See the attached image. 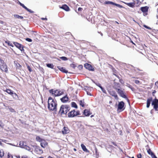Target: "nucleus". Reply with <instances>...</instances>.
<instances>
[{"label": "nucleus", "mask_w": 158, "mask_h": 158, "mask_svg": "<svg viewBox=\"0 0 158 158\" xmlns=\"http://www.w3.org/2000/svg\"><path fill=\"white\" fill-rule=\"evenodd\" d=\"M36 150L38 152L37 153L39 154H42L43 152L42 150L40 149L39 147L36 149Z\"/></svg>", "instance_id": "23"}, {"label": "nucleus", "mask_w": 158, "mask_h": 158, "mask_svg": "<svg viewBox=\"0 0 158 158\" xmlns=\"http://www.w3.org/2000/svg\"><path fill=\"white\" fill-rule=\"evenodd\" d=\"M81 147L82 148V149L84 151L86 152H88V150L86 148L85 146L83 144H81Z\"/></svg>", "instance_id": "22"}, {"label": "nucleus", "mask_w": 158, "mask_h": 158, "mask_svg": "<svg viewBox=\"0 0 158 158\" xmlns=\"http://www.w3.org/2000/svg\"><path fill=\"white\" fill-rule=\"evenodd\" d=\"M0 69L2 71L7 73L8 71L7 66L5 63L0 65Z\"/></svg>", "instance_id": "10"}, {"label": "nucleus", "mask_w": 158, "mask_h": 158, "mask_svg": "<svg viewBox=\"0 0 158 158\" xmlns=\"http://www.w3.org/2000/svg\"><path fill=\"white\" fill-rule=\"evenodd\" d=\"M135 82L137 84H138L139 83V81L138 80H134Z\"/></svg>", "instance_id": "46"}, {"label": "nucleus", "mask_w": 158, "mask_h": 158, "mask_svg": "<svg viewBox=\"0 0 158 158\" xmlns=\"http://www.w3.org/2000/svg\"><path fill=\"white\" fill-rule=\"evenodd\" d=\"M5 63L4 61L0 58V66Z\"/></svg>", "instance_id": "38"}, {"label": "nucleus", "mask_w": 158, "mask_h": 158, "mask_svg": "<svg viewBox=\"0 0 158 158\" xmlns=\"http://www.w3.org/2000/svg\"><path fill=\"white\" fill-rule=\"evenodd\" d=\"M79 114V112L73 110L68 113V117H73Z\"/></svg>", "instance_id": "5"}, {"label": "nucleus", "mask_w": 158, "mask_h": 158, "mask_svg": "<svg viewBox=\"0 0 158 158\" xmlns=\"http://www.w3.org/2000/svg\"><path fill=\"white\" fill-rule=\"evenodd\" d=\"M26 40L28 42H31L32 41V40L31 39L29 38H27L26 39Z\"/></svg>", "instance_id": "42"}, {"label": "nucleus", "mask_w": 158, "mask_h": 158, "mask_svg": "<svg viewBox=\"0 0 158 158\" xmlns=\"http://www.w3.org/2000/svg\"><path fill=\"white\" fill-rule=\"evenodd\" d=\"M108 92L110 95L114 97L115 99L116 100H118V96L114 91L113 90L108 91Z\"/></svg>", "instance_id": "9"}, {"label": "nucleus", "mask_w": 158, "mask_h": 158, "mask_svg": "<svg viewBox=\"0 0 158 158\" xmlns=\"http://www.w3.org/2000/svg\"><path fill=\"white\" fill-rule=\"evenodd\" d=\"M26 10L28 11L30 13H34V11L31 10L27 8L26 9Z\"/></svg>", "instance_id": "39"}, {"label": "nucleus", "mask_w": 158, "mask_h": 158, "mask_svg": "<svg viewBox=\"0 0 158 158\" xmlns=\"http://www.w3.org/2000/svg\"><path fill=\"white\" fill-rule=\"evenodd\" d=\"M96 85L98 86L101 89V87H102L101 85V84H96Z\"/></svg>", "instance_id": "50"}, {"label": "nucleus", "mask_w": 158, "mask_h": 158, "mask_svg": "<svg viewBox=\"0 0 158 158\" xmlns=\"http://www.w3.org/2000/svg\"><path fill=\"white\" fill-rule=\"evenodd\" d=\"M152 100V98L148 99L147 100V108H149L151 103V102Z\"/></svg>", "instance_id": "19"}, {"label": "nucleus", "mask_w": 158, "mask_h": 158, "mask_svg": "<svg viewBox=\"0 0 158 158\" xmlns=\"http://www.w3.org/2000/svg\"><path fill=\"white\" fill-rule=\"evenodd\" d=\"M13 97V98H15L16 99L18 97V95H17V94L15 93H13V95H11Z\"/></svg>", "instance_id": "33"}, {"label": "nucleus", "mask_w": 158, "mask_h": 158, "mask_svg": "<svg viewBox=\"0 0 158 158\" xmlns=\"http://www.w3.org/2000/svg\"><path fill=\"white\" fill-rule=\"evenodd\" d=\"M41 19L42 20H47V19L46 18H42Z\"/></svg>", "instance_id": "56"}, {"label": "nucleus", "mask_w": 158, "mask_h": 158, "mask_svg": "<svg viewBox=\"0 0 158 158\" xmlns=\"http://www.w3.org/2000/svg\"><path fill=\"white\" fill-rule=\"evenodd\" d=\"M5 91L11 95H13V92L10 89H7L5 90Z\"/></svg>", "instance_id": "21"}, {"label": "nucleus", "mask_w": 158, "mask_h": 158, "mask_svg": "<svg viewBox=\"0 0 158 158\" xmlns=\"http://www.w3.org/2000/svg\"><path fill=\"white\" fill-rule=\"evenodd\" d=\"M156 92V91L155 90H154L153 92V94H155V93Z\"/></svg>", "instance_id": "59"}, {"label": "nucleus", "mask_w": 158, "mask_h": 158, "mask_svg": "<svg viewBox=\"0 0 158 158\" xmlns=\"http://www.w3.org/2000/svg\"><path fill=\"white\" fill-rule=\"evenodd\" d=\"M101 89L102 91V92L105 93V94H106V90H105V89H104V88H103V87H101Z\"/></svg>", "instance_id": "40"}, {"label": "nucleus", "mask_w": 158, "mask_h": 158, "mask_svg": "<svg viewBox=\"0 0 158 158\" xmlns=\"http://www.w3.org/2000/svg\"><path fill=\"white\" fill-rule=\"evenodd\" d=\"M114 5H115V6H118V7H119V8H123V6L119 5V4H116V3H114Z\"/></svg>", "instance_id": "37"}, {"label": "nucleus", "mask_w": 158, "mask_h": 158, "mask_svg": "<svg viewBox=\"0 0 158 158\" xmlns=\"http://www.w3.org/2000/svg\"><path fill=\"white\" fill-rule=\"evenodd\" d=\"M85 67L89 70L93 71L94 70V69L93 67L91 66V65L89 64L88 63H86L84 65Z\"/></svg>", "instance_id": "11"}, {"label": "nucleus", "mask_w": 158, "mask_h": 158, "mask_svg": "<svg viewBox=\"0 0 158 158\" xmlns=\"http://www.w3.org/2000/svg\"><path fill=\"white\" fill-rule=\"evenodd\" d=\"M57 68L60 70L61 71H62V72H63V73H68V71L67 70H66L65 68L64 67H61L60 66H57Z\"/></svg>", "instance_id": "17"}, {"label": "nucleus", "mask_w": 158, "mask_h": 158, "mask_svg": "<svg viewBox=\"0 0 158 158\" xmlns=\"http://www.w3.org/2000/svg\"><path fill=\"white\" fill-rule=\"evenodd\" d=\"M82 10V9L81 7L78 8V11H81Z\"/></svg>", "instance_id": "52"}, {"label": "nucleus", "mask_w": 158, "mask_h": 158, "mask_svg": "<svg viewBox=\"0 0 158 158\" xmlns=\"http://www.w3.org/2000/svg\"><path fill=\"white\" fill-rule=\"evenodd\" d=\"M144 27L145 28H147L148 29H151V28L150 27H148L146 25H144Z\"/></svg>", "instance_id": "49"}, {"label": "nucleus", "mask_w": 158, "mask_h": 158, "mask_svg": "<svg viewBox=\"0 0 158 158\" xmlns=\"http://www.w3.org/2000/svg\"><path fill=\"white\" fill-rule=\"evenodd\" d=\"M1 23L2 24H3V23H4V22H3V21H1Z\"/></svg>", "instance_id": "60"}, {"label": "nucleus", "mask_w": 158, "mask_h": 158, "mask_svg": "<svg viewBox=\"0 0 158 158\" xmlns=\"http://www.w3.org/2000/svg\"><path fill=\"white\" fill-rule=\"evenodd\" d=\"M2 141L4 142L3 139H0V145H1V146H2V143L1 142Z\"/></svg>", "instance_id": "48"}, {"label": "nucleus", "mask_w": 158, "mask_h": 158, "mask_svg": "<svg viewBox=\"0 0 158 158\" xmlns=\"http://www.w3.org/2000/svg\"><path fill=\"white\" fill-rule=\"evenodd\" d=\"M17 158H20V156H15Z\"/></svg>", "instance_id": "58"}, {"label": "nucleus", "mask_w": 158, "mask_h": 158, "mask_svg": "<svg viewBox=\"0 0 158 158\" xmlns=\"http://www.w3.org/2000/svg\"><path fill=\"white\" fill-rule=\"evenodd\" d=\"M13 44L16 47L18 48L22 52H24L23 46L16 42H14Z\"/></svg>", "instance_id": "6"}, {"label": "nucleus", "mask_w": 158, "mask_h": 158, "mask_svg": "<svg viewBox=\"0 0 158 158\" xmlns=\"http://www.w3.org/2000/svg\"><path fill=\"white\" fill-rule=\"evenodd\" d=\"M62 132L63 134H66L69 133V131L67 127H64V130L62 131Z\"/></svg>", "instance_id": "18"}, {"label": "nucleus", "mask_w": 158, "mask_h": 158, "mask_svg": "<svg viewBox=\"0 0 158 158\" xmlns=\"http://www.w3.org/2000/svg\"><path fill=\"white\" fill-rule=\"evenodd\" d=\"M70 66L71 67L73 68V69H74L76 67L75 65L74 64H70Z\"/></svg>", "instance_id": "43"}, {"label": "nucleus", "mask_w": 158, "mask_h": 158, "mask_svg": "<svg viewBox=\"0 0 158 158\" xmlns=\"http://www.w3.org/2000/svg\"><path fill=\"white\" fill-rule=\"evenodd\" d=\"M27 69H28V70H29V71L30 72H31V71H32V70H31V68L29 66H27Z\"/></svg>", "instance_id": "45"}, {"label": "nucleus", "mask_w": 158, "mask_h": 158, "mask_svg": "<svg viewBox=\"0 0 158 158\" xmlns=\"http://www.w3.org/2000/svg\"><path fill=\"white\" fill-rule=\"evenodd\" d=\"M14 16L15 18H18L19 19H23V17L22 16H19L18 15H14Z\"/></svg>", "instance_id": "24"}, {"label": "nucleus", "mask_w": 158, "mask_h": 158, "mask_svg": "<svg viewBox=\"0 0 158 158\" xmlns=\"http://www.w3.org/2000/svg\"><path fill=\"white\" fill-rule=\"evenodd\" d=\"M147 152L148 154L149 155H151V157H152V155H154V154L153 153V152L151 151L150 149H149L147 151Z\"/></svg>", "instance_id": "26"}, {"label": "nucleus", "mask_w": 158, "mask_h": 158, "mask_svg": "<svg viewBox=\"0 0 158 158\" xmlns=\"http://www.w3.org/2000/svg\"><path fill=\"white\" fill-rule=\"evenodd\" d=\"M127 5L131 7H134L135 4L134 3H127Z\"/></svg>", "instance_id": "27"}, {"label": "nucleus", "mask_w": 158, "mask_h": 158, "mask_svg": "<svg viewBox=\"0 0 158 158\" xmlns=\"http://www.w3.org/2000/svg\"><path fill=\"white\" fill-rule=\"evenodd\" d=\"M105 4H112L113 5H114V2H111V1H106L105 2Z\"/></svg>", "instance_id": "31"}, {"label": "nucleus", "mask_w": 158, "mask_h": 158, "mask_svg": "<svg viewBox=\"0 0 158 158\" xmlns=\"http://www.w3.org/2000/svg\"><path fill=\"white\" fill-rule=\"evenodd\" d=\"M48 143L44 139L40 142V145L43 148H45L48 146Z\"/></svg>", "instance_id": "12"}, {"label": "nucleus", "mask_w": 158, "mask_h": 158, "mask_svg": "<svg viewBox=\"0 0 158 158\" xmlns=\"http://www.w3.org/2000/svg\"><path fill=\"white\" fill-rule=\"evenodd\" d=\"M24 148H25V149H26L27 150H30V148L29 147L27 146L26 145L25 147Z\"/></svg>", "instance_id": "47"}, {"label": "nucleus", "mask_w": 158, "mask_h": 158, "mask_svg": "<svg viewBox=\"0 0 158 158\" xmlns=\"http://www.w3.org/2000/svg\"><path fill=\"white\" fill-rule=\"evenodd\" d=\"M60 59L64 60H68V58L65 56H62L60 57Z\"/></svg>", "instance_id": "36"}, {"label": "nucleus", "mask_w": 158, "mask_h": 158, "mask_svg": "<svg viewBox=\"0 0 158 158\" xmlns=\"http://www.w3.org/2000/svg\"><path fill=\"white\" fill-rule=\"evenodd\" d=\"M48 108L49 110L51 111H56V106L57 104L55 100L52 99L51 97L48 98Z\"/></svg>", "instance_id": "1"}, {"label": "nucleus", "mask_w": 158, "mask_h": 158, "mask_svg": "<svg viewBox=\"0 0 158 158\" xmlns=\"http://www.w3.org/2000/svg\"><path fill=\"white\" fill-rule=\"evenodd\" d=\"M26 143L24 142H20L19 143V145L20 147L22 148H24L26 146Z\"/></svg>", "instance_id": "20"}, {"label": "nucleus", "mask_w": 158, "mask_h": 158, "mask_svg": "<svg viewBox=\"0 0 158 158\" xmlns=\"http://www.w3.org/2000/svg\"><path fill=\"white\" fill-rule=\"evenodd\" d=\"M124 106V103L121 101L118 103V110H121L123 108Z\"/></svg>", "instance_id": "13"}, {"label": "nucleus", "mask_w": 158, "mask_h": 158, "mask_svg": "<svg viewBox=\"0 0 158 158\" xmlns=\"http://www.w3.org/2000/svg\"><path fill=\"white\" fill-rule=\"evenodd\" d=\"M36 139L37 141L40 142H41L42 140H43V139H42L39 136H36Z\"/></svg>", "instance_id": "25"}, {"label": "nucleus", "mask_w": 158, "mask_h": 158, "mask_svg": "<svg viewBox=\"0 0 158 158\" xmlns=\"http://www.w3.org/2000/svg\"><path fill=\"white\" fill-rule=\"evenodd\" d=\"M3 126L2 125V122L0 121V127H2Z\"/></svg>", "instance_id": "51"}, {"label": "nucleus", "mask_w": 158, "mask_h": 158, "mask_svg": "<svg viewBox=\"0 0 158 158\" xmlns=\"http://www.w3.org/2000/svg\"><path fill=\"white\" fill-rule=\"evenodd\" d=\"M87 94L88 95H91V93H90V92H87Z\"/></svg>", "instance_id": "55"}, {"label": "nucleus", "mask_w": 158, "mask_h": 158, "mask_svg": "<svg viewBox=\"0 0 158 158\" xmlns=\"http://www.w3.org/2000/svg\"><path fill=\"white\" fill-rule=\"evenodd\" d=\"M49 92L55 97L60 96L64 94V91L63 90H60L58 89L56 90H54L53 89H50L49 90Z\"/></svg>", "instance_id": "3"}, {"label": "nucleus", "mask_w": 158, "mask_h": 158, "mask_svg": "<svg viewBox=\"0 0 158 158\" xmlns=\"http://www.w3.org/2000/svg\"><path fill=\"white\" fill-rule=\"evenodd\" d=\"M39 158H44L43 157H39Z\"/></svg>", "instance_id": "62"}, {"label": "nucleus", "mask_w": 158, "mask_h": 158, "mask_svg": "<svg viewBox=\"0 0 158 158\" xmlns=\"http://www.w3.org/2000/svg\"><path fill=\"white\" fill-rule=\"evenodd\" d=\"M60 8L66 11H68L69 10V7L65 4L63 5L62 6H60Z\"/></svg>", "instance_id": "16"}, {"label": "nucleus", "mask_w": 158, "mask_h": 158, "mask_svg": "<svg viewBox=\"0 0 158 158\" xmlns=\"http://www.w3.org/2000/svg\"><path fill=\"white\" fill-rule=\"evenodd\" d=\"M93 116H94V115H92L90 117L91 118H92V117H93Z\"/></svg>", "instance_id": "63"}, {"label": "nucleus", "mask_w": 158, "mask_h": 158, "mask_svg": "<svg viewBox=\"0 0 158 158\" xmlns=\"http://www.w3.org/2000/svg\"><path fill=\"white\" fill-rule=\"evenodd\" d=\"M149 7L147 6L141 7L140 8V10L143 13V15L146 16L148 14V11Z\"/></svg>", "instance_id": "8"}, {"label": "nucleus", "mask_w": 158, "mask_h": 158, "mask_svg": "<svg viewBox=\"0 0 158 158\" xmlns=\"http://www.w3.org/2000/svg\"><path fill=\"white\" fill-rule=\"evenodd\" d=\"M137 157L138 158H141V157H142L141 154L140 153H139V154H138L137 155Z\"/></svg>", "instance_id": "44"}, {"label": "nucleus", "mask_w": 158, "mask_h": 158, "mask_svg": "<svg viewBox=\"0 0 158 158\" xmlns=\"http://www.w3.org/2000/svg\"><path fill=\"white\" fill-rule=\"evenodd\" d=\"M114 89L121 97L125 98H127L126 96L124 94V91L121 88L119 84H115Z\"/></svg>", "instance_id": "2"}, {"label": "nucleus", "mask_w": 158, "mask_h": 158, "mask_svg": "<svg viewBox=\"0 0 158 158\" xmlns=\"http://www.w3.org/2000/svg\"><path fill=\"white\" fill-rule=\"evenodd\" d=\"M8 158H16L15 156H13L12 154L10 153H8Z\"/></svg>", "instance_id": "30"}, {"label": "nucleus", "mask_w": 158, "mask_h": 158, "mask_svg": "<svg viewBox=\"0 0 158 158\" xmlns=\"http://www.w3.org/2000/svg\"><path fill=\"white\" fill-rule=\"evenodd\" d=\"M152 104L154 106V108L156 110H157V109L158 108V100L155 99L152 102Z\"/></svg>", "instance_id": "7"}, {"label": "nucleus", "mask_w": 158, "mask_h": 158, "mask_svg": "<svg viewBox=\"0 0 158 158\" xmlns=\"http://www.w3.org/2000/svg\"><path fill=\"white\" fill-rule=\"evenodd\" d=\"M79 104L82 107H84V102L82 100H81L79 101Z\"/></svg>", "instance_id": "34"}, {"label": "nucleus", "mask_w": 158, "mask_h": 158, "mask_svg": "<svg viewBox=\"0 0 158 158\" xmlns=\"http://www.w3.org/2000/svg\"><path fill=\"white\" fill-rule=\"evenodd\" d=\"M152 158H157L155 155H152Z\"/></svg>", "instance_id": "54"}, {"label": "nucleus", "mask_w": 158, "mask_h": 158, "mask_svg": "<svg viewBox=\"0 0 158 158\" xmlns=\"http://www.w3.org/2000/svg\"><path fill=\"white\" fill-rule=\"evenodd\" d=\"M47 66L48 67L51 69H53L54 67V65L53 64H47Z\"/></svg>", "instance_id": "28"}, {"label": "nucleus", "mask_w": 158, "mask_h": 158, "mask_svg": "<svg viewBox=\"0 0 158 158\" xmlns=\"http://www.w3.org/2000/svg\"><path fill=\"white\" fill-rule=\"evenodd\" d=\"M68 100L69 98L67 97V95L60 99L61 101L63 103H65L67 102L68 101Z\"/></svg>", "instance_id": "15"}, {"label": "nucleus", "mask_w": 158, "mask_h": 158, "mask_svg": "<svg viewBox=\"0 0 158 158\" xmlns=\"http://www.w3.org/2000/svg\"><path fill=\"white\" fill-rule=\"evenodd\" d=\"M16 65H17V66L18 67H19V66H20V64L19 63H18Z\"/></svg>", "instance_id": "57"}, {"label": "nucleus", "mask_w": 158, "mask_h": 158, "mask_svg": "<svg viewBox=\"0 0 158 158\" xmlns=\"http://www.w3.org/2000/svg\"><path fill=\"white\" fill-rule=\"evenodd\" d=\"M20 5L21 6H22V7H23L24 8V9H26V8H27L26 6H24V5L23 4H22V3H20Z\"/></svg>", "instance_id": "41"}, {"label": "nucleus", "mask_w": 158, "mask_h": 158, "mask_svg": "<svg viewBox=\"0 0 158 158\" xmlns=\"http://www.w3.org/2000/svg\"><path fill=\"white\" fill-rule=\"evenodd\" d=\"M5 43L7 44L9 46H10L12 47H13L12 44L8 40H6L5 41Z\"/></svg>", "instance_id": "29"}, {"label": "nucleus", "mask_w": 158, "mask_h": 158, "mask_svg": "<svg viewBox=\"0 0 158 158\" xmlns=\"http://www.w3.org/2000/svg\"><path fill=\"white\" fill-rule=\"evenodd\" d=\"M21 158H28V157L27 156H23Z\"/></svg>", "instance_id": "53"}, {"label": "nucleus", "mask_w": 158, "mask_h": 158, "mask_svg": "<svg viewBox=\"0 0 158 158\" xmlns=\"http://www.w3.org/2000/svg\"><path fill=\"white\" fill-rule=\"evenodd\" d=\"M84 114L86 116H89V115L91 114L90 111L89 110L85 109L84 111Z\"/></svg>", "instance_id": "14"}, {"label": "nucleus", "mask_w": 158, "mask_h": 158, "mask_svg": "<svg viewBox=\"0 0 158 158\" xmlns=\"http://www.w3.org/2000/svg\"><path fill=\"white\" fill-rule=\"evenodd\" d=\"M18 3H19V5H20V3H21L19 1L18 2Z\"/></svg>", "instance_id": "61"}, {"label": "nucleus", "mask_w": 158, "mask_h": 158, "mask_svg": "<svg viewBox=\"0 0 158 158\" xmlns=\"http://www.w3.org/2000/svg\"><path fill=\"white\" fill-rule=\"evenodd\" d=\"M69 107L66 106L62 105L60 107L59 113L61 114H66L69 110Z\"/></svg>", "instance_id": "4"}, {"label": "nucleus", "mask_w": 158, "mask_h": 158, "mask_svg": "<svg viewBox=\"0 0 158 158\" xmlns=\"http://www.w3.org/2000/svg\"><path fill=\"white\" fill-rule=\"evenodd\" d=\"M74 150L75 151H76V149L75 148H74Z\"/></svg>", "instance_id": "64"}, {"label": "nucleus", "mask_w": 158, "mask_h": 158, "mask_svg": "<svg viewBox=\"0 0 158 158\" xmlns=\"http://www.w3.org/2000/svg\"><path fill=\"white\" fill-rule=\"evenodd\" d=\"M72 106L76 108H77V107L76 103L74 102H72Z\"/></svg>", "instance_id": "32"}, {"label": "nucleus", "mask_w": 158, "mask_h": 158, "mask_svg": "<svg viewBox=\"0 0 158 158\" xmlns=\"http://www.w3.org/2000/svg\"><path fill=\"white\" fill-rule=\"evenodd\" d=\"M4 154V153L3 151L2 150H0V157H2V156H3Z\"/></svg>", "instance_id": "35"}]
</instances>
